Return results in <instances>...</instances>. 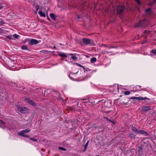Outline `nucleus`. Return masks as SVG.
I'll list each match as a JSON object with an SVG mask.
<instances>
[{"mask_svg":"<svg viewBox=\"0 0 156 156\" xmlns=\"http://www.w3.org/2000/svg\"><path fill=\"white\" fill-rule=\"evenodd\" d=\"M97 60V59L96 58H92L90 60V62L92 63H94Z\"/></svg>","mask_w":156,"mask_h":156,"instance_id":"nucleus-15","label":"nucleus"},{"mask_svg":"<svg viewBox=\"0 0 156 156\" xmlns=\"http://www.w3.org/2000/svg\"><path fill=\"white\" fill-rule=\"evenodd\" d=\"M152 51L153 53L156 55V49L152 50Z\"/></svg>","mask_w":156,"mask_h":156,"instance_id":"nucleus-31","label":"nucleus"},{"mask_svg":"<svg viewBox=\"0 0 156 156\" xmlns=\"http://www.w3.org/2000/svg\"><path fill=\"white\" fill-rule=\"evenodd\" d=\"M12 35L13 39H17L19 37V36L16 34H15Z\"/></svg>","mask_w":156,"mask_h":156,"instance_id":"nucleus-16","label":"nucleus"},{"mask_svg":"<svg viewBox=\"0 0 156 156\" xmlns=\"http://www.w3.org/2000/svg\"><path fill=\"white\" fill-rule=\"evenodd\" d=\"M112 103L111 101H105L104 104L106 108H110L112 106Z\"/></svg>","mask_w":156,"mask_h":156,"instance_id":"nucleus-6","label":"nucleus"},{"mask_svg":"<svg viewBox=\"0 0 156 156\" xmlns=\"http://www.w3.org/2000/svg\"><path fill=\"white\" fill-rule=\"evenodd\" d=\"M137 2V4L139 5H140L141 4V2L140 0H135Z\"/></svg>","mask_w":156,"mask_h":156,"instance_id":"nucleus-32","label":"nucleus"},{"mask_svg":"<svg viewBox=\"0 0 156 156\" xmlns=\"http://www.w3.org/2000/svg\"><path fill=\"white\" fill-rule=\"evenodd\" d=\"M146 99L149 100V99L148 98L145 97L143 98L141 97H137L136 100H145Z\"/></svg>","mask_w":156,"mask_h":156,"instance_id":"nucleus-12","label":"nucleus"},{"mask_svg":"<svg viewBox=\"0 0 156 156\" xmlns=\"http://www.w3.org/2000/svg\"><path fill=\"white\" fill-rule=\"evenodd\" d=\"M60 45H62V44L61 43L60 44Z\"/></svg>","mask_w":156,"mask_h":156,"instance_id":"nucleus-46","label":"nucleus"},{"mask_svg":"<svg viewBox=\"0 0 156 156\" xmlns=\"http://www.w3.org/2000/svg\"><path fill=\"white\" fill-rule=\"evenodd\" d=\"M30 129H27L21 130L20 133H18V134L20 136L26 137H29V135L25 134V133L30 132Z\"/></svg>","mask_w":156,"mask_h":156,"instance_id":"nucleus-1","label":"nucleus"},{"mask_svg":"<svg viewBox=\"0 0 156 156\" xmlns=\"http://www.w3.org/2000/svg\"><path fill=\"white\" fill-rule=\"evenodd\" d=\"M78 19H79V17H78Z\"/></svg>","mask_w":156,"mask_h":156,"instance_id":"nucleus-43","label":"nucleus"},{"mask_svg":"<svg viewBox=\"0 0 156 156\" xmlns=\"http://www.w3.org/2000/svg\"><path fill=\"white\" fill-rule=\"evenodd\" d=\"M36 8H37V9H38L39 8V5H36Z\"/></svg>","mask_w":156,"mask_h":156,"instance_id":"nucleus-38","label":"nucleus"},{"mask_svg":"<svg viewBox=\"0 0 156 156\" xmlns=\"http://www.w3.org/2000/svg\"><path fill=\"white\" fill-rule=\"evenodd\" d=\"M53 48H54L55 49V48H56V47H55V46H54V47H53Z\"/></svg>","mask_w":156,"mask_h":156,"instance_id":"nucleus-42","label":"nucleus"},{"mask_svg":"<svg viewBox=\"0 0 156 156\" xmlns=\"http://www.w3.org/2000/svg\"><path fill=\"white\" fill-rule=\"evenodd\" d=\"M25 101H26L27 103H29L31 105L34 106H35L36 105V104L34 101L30 99L27 98L25 99Z\"/></svg>","mask_w":156,"mask_h":156,"instance_id":"nucleus-5","label":"nucleus"},{"mask_svg":"<svg viewBox=\"0 0 156 156\" xmlns=\"http://www.w3.org/2000/svg\"><path fill=\"white\" fill-rule=\"evenodd\" d=\"M106 119L109 122L112 123L113 124H115V122L114 121H112L110 119H109L108 118H106Z\"/></svg>","mask_w":156,"mask_h":156,"instance_id":"nucleus-21","label":"nucleus"},{"mask_svg":"<svg viewBox=\"0 0 156 156\" xmlns=\"http://www.w3.org/2000/svg\"><path fill=\"white\" fill-rule=\"evenodd\" d=\"M38 13L40 14V16H41L44 17L45 16V14L44 12H43L41 11H39L38 12Z\"/></svg>","mask_w":156,"mask_h":156,"instance_id":"nucleus-14","label":"nucleus"},{"mask_svg":"<svg viewBox=\"0 0 156 156\" xmlns=\"http://www.w3.org/2000/svg\"><path fill=\"white\" fill-rule=\"evenodd\" d=\"M110 48H114L115 47L113 46H111L110 47Z\"/></svg>","mask_w":156,"mask_h":156,"instance_id":"nucleus-40","label":"nucleus"},{"mask_svg":"<svg viewBox=\"0 0 156 156\" xmlns=\"http://www.w3.org/2000/svg\"><path fill=\"white\" fill-rule=\"evenodd\" d=\"M125 95H129L130 94V92L129 91H126L124 93Z\"/></svg>","mask_w":156,"mask_h":156,"instance_id":"nucleus-28","label":"nucleus"},{"mask_svg":"<svg viewBox=\"0 0 156 156\" xmlns=\"http://www.w3.org/2000/svg\"><path fill=\"white\" fill-rule=\"evenodd\" d=\"M76 74V73H71L69 74V77H70V78L72 80H73V78L72 77V76L73 75H75Z\"/></svg>","mask_w":156,"mask_h":156,"instance_id":"nucleus-20","label":"nucleus"},{"mask_svg":"<svg viewBox=\"0 0 156 156\" xmlns=\"http://www.w3.org/2000/svg\"><path fill=\"white\" fill-rule=\"evenodd\" d=\"M137 133L144 134L146 136L147 135H148L146 131L141 130H139L138 133Z\"/></svg>","mask_w":156,"mask_h":156,"instance_id":"nucleus-10","label":"nucleus"},{"mask_svg":"<svg viewBox=\"0 0 156 156\" xmlns=\"http://www.w3.org/2000/svg\"><path fill=\"white\" fill-rule=\"evenodd\" d=\"M130 128L133 131V132L136 133H138L139 130H138L136 128L133 126L132 125H131L130 126Z\"/></svg>","mask_w":156,"mask_h":156,"instance_id":"nucleus-9","label":"nucleus"},{"mask_svg":"<svg viewBox=\"0 0 156 156\" xmlns=\"http://www.w3.org/2000/svg\"><path fill=\"white\" fill-rule=\"evenodd\" d=\"M137 97H131L130 98L131 99H135L136 100Z\"/></svg>","mask_w":156,"mask_h":156,"instance_id":"nucleus-33","label":"nucleus"},{"mask_svg":"<svg viewBox=\"0 0 156 156\" xmlns=\"http://www.w3.org/2000/svg\"><path fill=\"white\" fill-rule=\"evenodd\" d=\"M77 65L79 66H80V67H83L80 64H79L78 63H77Z\"/></svg>","mask_w":156,"mask_h":156,"instance_id":"nucleus-36","label":"nucleus"},{"mask_svg":"<svg viewBox=\"0 0 156 156\" xmlns=\"http://www.w3.org/2000/svg\"><path fill=\"white\" fill-rule=\"evenodd\" d=\"M89 140H88L87 143L85 145H84L83 146V147H84L85 148V149L84 150V151H85L86 149H87V146L88 145V144H89Z\"/></svg>","mask_w":156,"mask_h":156,"instance_id":"nucleus-17","label":"nucleus"},{"mask_svg":"<svg viewBox=\"0 0 156 156\" xmlns=\"http://www.w3.org/2000/svg\"><path fill=\"white\" fill-rule=\"evenodd\" d=\"M6 37L10 40H12L13 39L12 35H9L7 36Z\"/></svg>","mask_w":156,"mask_h":156,"instance_id":"nucleus-18","label":"nucleus"},{"mask_svg":"<svg viewBox=\"0 0 156 156\" xmlns=\"http://www.w3.org/2000/svg\"><path fill=\"white\" fill-rule=\"evenodd\" d=\"M144 143H145V142H144Z\"/></svg>","mask_w":156,"mask_h":156,"instance_id":"nucleus-45","label":"nucleus"},{"mask_svg":"<svg viewBox=\"0 0 156 156\" xmlns=\"http://www.w3.org/2000/svg\"><path fill=\"white\" fill-rule=\"evenodd\" d=\"M21 48L23 50H26L27 49V48L25 46H23L21 47Z\"/></svg>","mask_w":156,"mask_h":156,"instance_id":"nucleus-26","label":"nucleus"},{"mask_svg":"<svg viewBox=\"0 0 156 156\" xmlns=\"http://www.w3.org/2000/svg\"><path fill=\"white\" fill-rule=\"evenodd\" d=\"M110 112H106L105 113H109Z\"/></svg>","mask_w":156,"mask_h":156,"instance_id":"nucleus-41","label":"nucleus"},{"mask_svg":"<svg viewBox=\"0 0 156 156\" xmlns=\"http://www.w3.org/2000/svg\"><path fill=\"white\" fill-rule=\"evenodd\" d=\"M50 16L51 17L53 20H55V15L53 13H51L50 14Z\"/></svg>","mask_w":156,"mask_h":156,"instance_id":"nucleus-19","label":"nucleus"},{"mask_svg":"<svg viewBox=\"0 0 156 156\" xmlns=\"http://www.w3.org/2000/svg\"><path fill=\"white\" fill-rule=\"evenodd\" d=\"M3 8V6L2 4H0V9Z\"/></svg>","mask_w":156,"mask_h":156,"instance_id":"nucleus-37","label":"nucleus"},{"mask_svg":"<svg viewBox=\"0 0 156 156\" xmlns=\"http://www.w3.org/2000/svg\"><path fill=\"white\" fill-rule=\"evenodd\" d=\"M72 58L73 60H76L77 59V58L75 55H73L72 56Z\"/></svg>","mask_w":156,"mask_h":156,"instance_id":"nucleus-25","label":"nucleus"},{"mask_svg":"<svg viewBox=\"0 0 156 156\" xmlns=\"http://www.w3.org/2000/svg\"><path fill=\"white\" fill-rule=\"evenodd\" d=\"M59 55L62 56L63 57H67L66 55L64 53H60L59 54Z\"/></svg>","mask_w":156,"mask_h":156,"instance_id":"nucleus-22","label":"nucleus"},{"mask_svg":"<svg viewBox=\"0 0 156 156\" xmlns=\"http://www.w3.org/2000/svg\"><path fill=\"white\" fill-rule=\"evenodd\" d=\"M129 136L131 138H134L135 136V135L132 133L130 134Z\"/></svg>","mask_w":156,"mask_h":156,"instance_id":"nucleus-27","label":"nucleus"},{"mask_svg":"<svg viewBox=\"0 0 156 156\" xmlns=\"http://www.w3.org/2000/svg\"><path fill=\"white\" fill-rule=\"evenodd\" d=\"M30 140H31L33 141H34L36 142L37 141V140L36 139L34 138L31 137V138H30Z\"/></svg>","mask_w":156,"mask_h":156,"instance_id":"nucleus-30","label":"nucleus"},{"mask_svg":"<svg viewBox=\"0 0 156 156\" xmlns=\"http://www.w3.org/2000/svg\"><path fill=\"white\" fill-rule=\"evenodd\" d=\"M59 149L60 150H62L63 151H66V149L65 148H64L63 147H59Z\"/></svg>","mask_w":156,"mask_h":156,"instance_id":"nucleus-34","label":"nucleus"},{"mask_svg":"<svg viewBox=\"0 0 156 156\" xmlns=\"http://www.w3.org/2000/svg\"><path fill=\"white\" fill-rule=\"evenodd\" d=\"M0 23H1L2 24H4V22L3 21H0Z\"/></svg>","mask_w":156,"mask_h":156,"instance_id":"nucleus-39","label":"nucleus"},{"mask_svg":"<svg viewBox=\"0 0 156 156\" xmlns=\"http://www.w3.org/2000/svg\"><path fill=\"white\" fill-rule=\"evenodd\" d=\"M150 31L149 30H146L144 32V33L145 34H148L149 33Z\"/></svg>","mask_w":156,"mask_h":156,"instance_id":"nucleus-29","label":"nucleus"},{"mask_svg":"<svg viewBox=\"0 0 156 156\" xmlns=\"http://www.w3.org/2000/svg\"><path fill=\"white\" fill-rule=\"evenodd\" d=\"M145 20H143L142 21H139L138 23H136L135 25V26L136 27H140L144 26V23L145 22Z\"/></svg>","mask_w":156,"mask_h":156,"instance_id":"nucleus-7","label":"nucleus"},{"mask_svg":"<svg viewBox=\"0 0 156 156\" xmlns=\"http://www.w3.org/2000/svg\"><path fill=\"white\" fill-rule=\"evenodd\" d=\"M124 9L125 7L123 5H119L117 9V13L119 14H122Z\"/></svg>","mask_w":156,"mask_h":156,"instance_id":"nucleus-3","label":"nucleus"},{"mask_svg":"<svg viewBox=\"0 0 156 156\" xmlns=\"http://www.w3.org/2000/svg\"><path fill=\"white\" fill-rule=\"evenodd\" d=\"M82 41L84 44L87 45L90 44L91 43V40L88 38H83Z\"/></svg>","mask_w":156,"mask_h":156,"instance_id":"nucleus-4","label":"nucleus"},{"mask_svg":"<svg viewBox=\"0 0 156 156\" xmlns=\"http://www.w3.org/2000/svg\"><path fill=\"white\" fill-rule=\"evenodd\" d=\"M38 43V42L37 40L34 39H31L29 42V44L30 45L35 44H37Z\"/></svg>","mask_w":156,"mask_h":156,"instance_id":"nucleus-8","label":"nucleus"},{"mask_svg":"<svg viewBox=\"0 0 156 156\" xmlns=\"http://www.w3.org/2000/svg\"><path fill=\"white\" fill-rule=\"evenodd\" d=\"M87 56V57H88V56Z\"/></svg>","mask_w":156,"mask_h":156,"instance_id":"nucleus-44","label":"nucleus"},{"mask_svg":"<svg viewBox=\"0 0 156 156\" xmlns=\"http://www.w3.org/2000/svg\"><path fill=\"white\" fill-rule=\"evenodd\" d=\"M139 148L140 150H141L143 148L141 146H140L139 147Z\"/></svg>","mask_w":156,"mask_h":156,"instance_id":"nucleus-35","label":"nucleus"},{"mask_svg":"<svg viewBox=\"0 0 156 156\" xmlns=\"http://www.w3.org/2000/svg\"><path fill=\"white\" fill-rule=\"evenodd\" d=\"M112 51L109 52L105 51V50H103L102 51V52L104 54H108V53H111Z\"/></svg>","mask_w":156,"mask_h":156,"instance_id":"nucleus-24","label":"nucleus"},{"mask_svg":"<svg viewBox=\"0 0 156 156\" xmlns=\"http://www.w3.org/2000/svg\"><path fill=\"white\" fill-rule=\"evenodd\" d=\"M156 2V0H154L153 2H150L149 5H152L155 4V2Z\"/></svg>","mask_w":156,"mask_h":156,"instance_id":"nucleus-23","label":"nucleus"},{"mask_svg":"<svg viewBox=\"0 0 156 156\" xmlns=\"http://www.w3.org/2000/svg\"><path fill=\"white\" fill-rule=\"evenodd\" d=\"M145 12L147 14H148L151 13V10L150 8H148L147 9H146L145 11Z\"/></svg>","mask_w":156,"mask_h":156,"instance_id":"nucleus-13","label":"nucleus"},{"mask_svg":"<svg viewBox=\"0 0 156 156\" xmlns=\"http://www.w3.org/2000/svg\"><path fill=\"white\" fill-rule=\"evenodd\" d=\"M151 108L150 106H144L142 108V109L143 111H147L149 110Z\"/></svg>","mask_w":156,"mask_h":156,"instance_id":"nucleus-11","label":"nucleus"},{"mask_svg":"<svg viewBox=\"0 0 156 156\" xmlns=\"http://www.w3.org/2000/svg\"><path fill=\"white\" fill-rule=\"evenodd\" d=\"M16 107L17 110L22 113H26L29 112L28 109L24 107H21L19 105H17Z\"/></svg>","mask_w":156,"mask_h":156,"instance_id":"nucleus-2","label":"nucleus"}]
</instances>
